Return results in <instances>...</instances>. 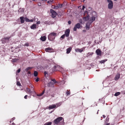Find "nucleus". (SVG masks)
Wrapping results in <instances>:
<instances>
[{"instance_id":"nucleus-1","label":"nucleus","mask_w":125,"mask_h":125,"mask_svg":"<svg viewBox=\"0 0 125 125\" xmlns=\"http://www.w3.org/2000/svg\"><path fill=\"white\" fill-rule=\"evenodd\" d=\"M86 16L83 18V19L84 21H88L86 23V28L87 30H89L90 28V24L94 21L95 19V17L94 16Z\"/></svg>"},{"instance_id":"nucleus-2","label":"nucleus","mask_w":125,"mask_h":125,"mask_svg":"<svg viewBox=\"0 0 125 125\" xmlns=\"http://www.w3.org/2000/svg\"><path fill=\"white\" fill-rule=\"evenodd\" d=\"M56 34V33L54 32L51 33L48 36L49 40L51 41L53 40L55 38Z\"/></svg>"},{"instance_id":"nucleus-3","label":"nucleus","mask_w":125,"mask_h":125,"mask_svg":"<svg viewBox=\"0 0 125 125\" xmlns=\"http://www.w3.org/2000/svg\"><path fill=\"white\" fill-rule=\"evenodd\" d=\"M86 48L87 49H87L88 48H87V47H84L83 48H81V49H79V48H77L75 49V51L76 52H83V51Z\"/></svg>"},{"instance_id":"nucleus-4","label":"nucleus","mask_w":125,"mask_h":125,"mask_svg":"<svg viewBox=\"0 0 125 125\" xmlns=\"http://www.w3.org/2000/svg\"><path fill=\"white\" fill-rule=\"evenodd\" d=\"M107 2L108 3V8L109 9H112L113 7V1L111 0H107Z\"/></svg>"},{"instance_id":"nucleus-5","label":"nucleus","mask_w":125,"mask_h":125,"mask_svg":"<svg viewBox=\"0 0 125 125\" xmlns=\"http://www.w3.org/2000/svg\"><path fill=\"white\" fill-rule=\"evenodd\" d=\"M62 117H58L54 120V124L56 125L58 124L59 123L60 121L62 120Z\"/></svg>"},{"instance_id":"nucleus-6","label":"nucleus","mask_w":125,"mask_h":125,"mask_svg":"<svg viewBox=\"0 0 125 125\" xmlns=\"http://www.w3.org/2000/svg\"><path fill=\"white\" fill-rule=\"evenodd\" d=\"M82 26L81 25L80 23H78L75 24L73 29V30L74 31H76L77 30V29H79L81 28Z\"/></svg>"},{"instance_id":"nucleus-7","label":"nucleus","mask_w":125,"mask_h":125,"mask_svg":"<svg viewBox=\"0 0 125 125\" xmlns=\"http://www.w3.org/2000/svg\"><path fill=\"white\" fill-rule=\"evenodd\" d=\"M92 11V8L90 7H89L87 11H86L83 13V16H84L86 15V14L88 15V16H89V15H90V14H89V13H91Z\"/></svg>"},{"instance_id":"nucleus-8","label":"nucleus","mask_w":125,"mask_h":125,"mask_svg":"<svg viewBox=\"0 0 125 125\" xmlns=\"http://www.w3.org/2000/svg\"><path fill=\"white\" fill-rule=\"evenodd\" d=\"M70 33V30L69 29H66L65 31L64 35L66 37H68L69 36Z\"/></svg>"},{"instance_id":"nucleus-9","label":"nucleus","mask_w":125,"mask_h":125,"mask_svg":"<svg viewBox=\"0 0 125 125\" xmlns=\"http://www.w3.org/2000/svg\"><path fill=\"white\" fill-rule=\"evenodd\" d=\"M9 38L6 37L2 39V42L3 43H4L5 42H8L9 41Z\"/></svg>"},{"instance_id":"nucleus-10","label":"nucleus","mask_w":125,"mask_h":125,"mask_svg":"<svg viewBox=\"0 0 125 125\" xmlns=\"http://www.w3.org/2000/svg\"><path fill=\"white\" fill-rule=\"evenodd\" d=\"M45 51L47 52H53V49L50 48L48 47L45 49Z\"/></svg>"},{"instance_id":"nucleus-11","label":"nucleus","mask_w":125,"mask_h":125,"mask_svg":"<svg viewBox=\"0 0 125 125\" xmlns=\"http://www.w3.org/2000/svg\"><path fill=\"white\" fill-rule=\"evenodd\" d=\"M120 74L119 73H117L116 75L115 78V80L116 81L118 80L120 77Z\"/></svg>"},{"instance_id":"nucleus-12","label":"nucleus","mask_w":125,"mask_h":125,"mask_svg":"<svg viewBox=\"0 0 125 125\" xmlns=\"http://www.w3.org/2000/svg\"><path fill=\"white\" fill-rule=\"evenodd\" d=\"M54 84L52 81H51L48 84V86L49 87H54Z\"/></svg>"},{"instance_id":"nucleus-13","label":"nucleus","mask_w":125,"mask_h":125,"mask_svg":"<svg viewBox=\"0 0 125 125\" xmlns=\"http://www.w3.org/2000/svg\"><path fill=\"white\" fill-rule=\"evenodd\" d=\"M56 107V105L55 104H52L49 105V106L48 108L49 109H53Z\"/></svg>"},{"instance_id":"nucleus-14","label":"nucleus","mask_w":125,"mask_h":125,"mask_svg":"<svg viewBox=\"0 0 125 125\" xmlns=\"http://www.w3.org/2000/svg\"><path fill=\"white\" fill-rule=\"evenodd\" d=\"M95 52L97 55H100L101 54L102 52L99 49H97Z\"/></svg>"},{"instance_id":"nucleus-15","label":"nucleus","mask_w":125,"mask_h":125,"mask_svg":"<svg viewBox=\"0 0 125 125\" xmlns=\"http://www.w3.org/2000/svg\"><path fill=\"white\" fill-rule=\"evenodd\" d=\"M51 12L52 15V16H56L57 14L53 10H51Z\"/></svg>"},{"instance_id":"nucleus-16","label":"nucleus","mask_w":125,"mask_h":125,"mask_svg":"<svg viewBox=\"0 0 125 125\" xmlns=\"http://www.w3.org/2000/svg\"><path fill=\"white\" fill-rule=\"evenodd\" d=\"M26 92L27 93L30 94L32 93V91H31V90L29 88H26Z\"/></svg>"},{"instance_id":"nucleus-17","label":"nucleus","mask_w":125,"mask_h":125,"mask_svg":"<svg viewBox=\"0 0 125 125\" xmlns=\"http://www.w3.org/2000/svg\"><path fill=\"white\" fill-rule=\"evenodd\" d=\"M72 48L71 47H70L67 48L66 49V53L67 54H68L70 52Z\"/></svg>"},{"instance_id":"nucleus-18","label":"nucleus","mask_w":125,"mask_h":125,"mask_svg":"<svg viewBox=\"0 0 125 125\" xmlns=\"http://www.w3.org/2000/svg\"><path fill=\"white\" fill-rule=\"evenodd\" d=\"M30 27L31 29H35L36 28V25L35 24H33Z\"/></svg>"},{"instance_id":"nucleus-19","label":"nucleus","mask_w":125,"mask_h":125,"mask_svg":"<svg viewBox=\"0 0 125 125\" xmlns=\"http://www.w3.org/2000/svg\"><path fill=\"white\" fill-rule=\"evenodd\" d=\"M62 104V102H59L58 103H57L55 104L56 105V107H58L60 106Z\"/></svg>"},{"instance_id":"nucleus-20","label":"nucleus","mask_w":125,"mask_h":125,"mask_svg":"<svg viewBox=\"0 0 125 125\" xmlns=\"http://www.w3.org/2000/svg\"><path fill=\"white\" fill-rule=\"evenodd\" d=\"M41 39L43 41H45L46 39V37L45 36H44L43 37H42L41 38Z\"/></svg>"},{"instance_id":"nucleus-21","label":"nucleus","mask_w":125,"mask_h":125,"mask_svg":"<svg viewBox=\"0 0 125 125\" xmlns=\"http://www.w3.org/2000/svg\"><path fill=\"white\" fill-rule=\"evenodd\" d=\"M21 19V23H22L24 22V17H20Z\"/></svg>"},{"instance_id":"nucleus-22","label":"nucleus","mask_w":125,"mask_h":125,"mask_svg":"<svg viewBox=\"0 0 125 125\" xmlns=\"http://www.w3.org/2000/svg\"><path fill=\"white\" fill-rule=\"evenodd\" d=\"M91 12L92 13V14H90V15H92V16H95L96 15V13L95 11H92Z\"/></svg>"},{"instance_id":"nucleus-23","label":"nucleus","mask_w":125,"mask_h":125,"mask_svg":"<svg viewBox=\"0 0 125 125\" xmlns=\"http://www.w3.org/2000/svg\"><path fill=\"white\" fill-rule=\"evenodd\" d=\"M52 122H48L45 123L44 125H51Z\"/></svg>"},{"instance_id":"nucleus-24","label":"nucleus","mask_w":125,"mask_h":125,"mask_svg":"<svg viewBox=\"0 0 125 125\" xmlns=\"http://www.w3.org/2000/svg\"><path fill=\"white\" fill-rule=\"evenodd\" d=\"M24 9L23 8L20 9L18 10L19 12H23L24 11Z\"/></svg>"},{"instance_id":"nucleus-25","label":"nucleus","mask_w":125,"mask_h":125,"mask_svg":"<svg viewBox=\"0 0 125 125\" xmlns=\"http://www.w3.org/2000/svg\"><path fill=\"white\" fill-rule=\"evenodd\" d=\"M33 74L34 76L36 77L38 75V73L37 71H34V72Z\"/></svg>"},{"instance_id":"nucleus-26","label":"nucleus","mask_w":125,"mask_h":125,"mask_svg":"<svg viewBox=\"0 0 125 125\" xmlns=\"http://www.w3.org/2000/svg\"><path fill=\"white\" fill-rule=\"evenodd\" d=\"M107 61V59L103 60L100 61V63H104Z\"/></svg>"},{"instance_id":"nucleus-27","label":"nucleus","mask_w":125,"mask_h":125,"mask_svg":"<svg viewBox=\"0 0 125 125\" xmlns=\"http://www.w3.org/2000/svg\"><path fill=\"white\" fill-rule=\"evenodd\" d=\"M18 60V59H13L12 60V62H17Z\"/></svg>"},{"instance_id":"nucleus-28","label":"nucleus","mask_w":125,"mask_h":125,"mask_svg":"<svg viewBox=\"0 0 125 125\" xmlns=\"http://www.w3.org/2000/svg\"><path fill=\"white\" fill-rule=\"evenodd\" d=\"M120 92H116V93L115 94V96H118L119 95H120Z\"/></svg>"},{"instance_id":"nucleus-29","label":"nucleus","mask_w":125,"mask_h":125,"mask_svg":"<svg viewBox=\"0 0 125 125\" xmlns=\"http://www.w3.org/2000/svg\"><path fill=\"white\" fill-rule=\"evenodd\" d=\"M44 91L41 94H37V95L38 96H42V95H43L44 94Z\"/></svg>"},{"instance_id":"nucleus-30","label":"nucleus","mask_w":125,"mask_h":125,"mask_svg":"<svg viewBox=\"0 0 125 125\" xmlns=\"http://www.w3.org/2000/svg\"><path fill=\"white\" fill-rule=\"evenodd\" d=\"M63 4H59L58 5V8H60L62 7V6Z\"/></svg>"},{"instance_id":"nucleus-31","label":"nucleus","mask_w":125,"mask_h":125,"mask_svg":"<svg viewBox=\"0 0 125 125\" xmlns=\"http://www.w3.org/2000/svg\"><path fill=\"white\" fill-rule=\"evenodd\" d=\"M24 20L26 21L29 22L30 20L27 18H25Z\"/></svg>"},{"instance_id":"nucleus-32","label":"nucleus","mask_w":125,"mask_h":125,"mask_svg":"<svg viewBox=\"0 0 125 125\" xmlns=\"http://www.w3.org/2000/svg\"><path fill=\"white\" fill-rule=\"evenodd\" d=\"M51 81H52V82H53V83L54 84L57 83L56 81L54 79L52 80Z\"/></svg>"},{"instance_id":"nucleus-33","label":"nucleus","mask_w":125,"mask_h":125,"mask_svg":"<svg viewBox=\"0 0 125 125\" xmlns=\"http://www.w3.org/2000/svg\"><path fill=\"white\" fill-rule=\"evenodd\" d=\"M53 1V0H50L48 1L47 2L48 3H51Z\"/></svg>"},{"instance_id":"nucleus-34","label":"nucleus","mask_w":125,"mask_h":125,"mask_svg":"<svg viewBox=\"0 0 125 125\" xmlns=\"http://www.w3.org/2000/svg\"><path fill=\"white\" fill-rule=\"evenodd\" d=\"M17 85H18V86H20L21 85V84L20 83V82H18L17 83Z\"/></svg>"},{"instance_id":"nucleus-35","label":"nucleus","mask_w":125,"mask_h":125,"mask_svg":"<svg viewBox=\"0 0 125 125\" xmlns=\"http://www.w3.org/2000/svg\"><path fill=\"white\" fill-rule=\"evenodd\" d=\"M70 94V93L67 90V91L66 92V94H67V95Z\"/></svg>"},{"instance_id":"nucleus-36","label":"nucleus","mask_w":125,"mask_h":125,"mask_svg":"<svg viewBox=\"0 0 125 125\" xmlns=\"http://www.w3.org/2000/svg\"><path fill=\"white\" fill-rule=\"evenodd\" d=\"M30 67H29L27 68L26 69V71H27L28 70H29L30 69Z\"/></svg>"},{"instance_id":"nucleus-37","label":"nucleus","mask_w":125,"mask_h":125,"mask_svg":"<svg viewBox=\"0 0 125 125\" xmlns=\"http://www.w3.org/2000/svg\"><path fill=\"white\" fill-rule=\"evenodd\" d=\"M90 52H89L88 53L86 54V57H88L90 55Z\"/></svg>"},{"instance_id":"nucleus-38","label":"nucleus","mask_w":125,"mask_h":125,"mask_svg":"<svg viewBox=\"0 0 125 125\" xmlns=\"http://www.w3.org/2000/svg\"><path fill=\"white\" fill-rule=\"evenodd\" d=\"M65 36L64 35V34H63V35H62L61 37V38H62L63 39L64 38Z\"/></svg>"},{"instance_id":"nucleus-39","label":"nucleus","mask_w":125,"mask_h":125,"mask_svg":"<svg viewBox=\"0 0 125 125\" xmlns=\"http://www.w3.org/2000/svg\"><path fill=\"white\" fill-rule=\"evenodd\" d=\"M55 9H56L58 8V6H55L54 7V8Z\"/></svg>"},{"instance_id":"nucleus-40","label":"nucleus","mask_w":125,"mask_h":125,"mask_svg":"<svg viewBox=\"0 0 125 125\" xmlns=\"http://www.w3.org/2000/svg\"><path fill=\"white\" fill-rule=\"evenodd\" d=\"M85 8V6H84L83 5V6L82 8V10H84V9Z\"/></svg>"},{"instance_id":"nucleus-41","label":"nucleus","mask_w":125,"mask_h":125,"mask_svg":"<svg viewBox=\"0 0 125 125\" xmlns=\"http://www.w3.org/2000/svg\"><path fill=\"white\" fill-rule=\"evenodd\" d=\"M82 21H83L82 19H81L79 20V22H80V23H82Z\"/></svg>"},{"instance_id":"nucleus-42","label":"nucleus","mask_w":125,"mask_h":125,"mask_svg":"<svg viewBox=\"0 0 125 125\" xmlns=\"http://www.w3.org/2000/svg\"><path fill=\"white\" fill-rule=\"evenodd\" d=\"M20 71H21V69H19L17 70L16 72L18 73H19L20 72Z\"/></svg>"},{"instance_id":"nucleus-43","label":"nucleus","mask_w":125,"mask_h":125,"mask_svg":"<svg viewBox=\"0 0 125 125\" xmlns=\"http://www.w3.org/2000/svg\"><path fill=\"white\" fill-rule=\"evenodd\" d=\"M24 45L27 46H29V44L28 43H27L25 44Z\"/></svg>"},{"instance_id":"nucleus-44","label":"nucleus","mask_w":125,"mask_h":125,"mask_svg":"<svg viewBox=\"0 0 125 125\" xmlns=\"http://www.w3.org/2000/svg\"><path fill=\"white\" fill-rule=\"evenodd\" d=\"M39 81V78H36V79L35 80V81L37 82L38 81Z\"/></svg>"},{"instance_id":"nucleus-45","label":"nucleus","mask_w":125,"mask_h":125,"mask_svg":"<svg viewBox=\"0 0 125 125\" xmlns=\"http://www.w3.org/2000/svg\"><path fill=\"white\" fill-rule=\"evenodd\" d=\"M40 21H38L37 22V24H40Z\"/></svg>"},{"instance_id":"nucleus-46","label":"nucleus","mask_w":125,"mask_h":125,"mask_svg":"<svg viewBox=\"0 0 125 125\" xmlns=\"http://www.w3.org/2000/svg\"><path fill=\"white\" fill-rule=\"evenodd\" d=\"M27 96L28 95H25L24 97V98L25 99H27Z\"/></svg>"},{"instance_id":"nucleus-47","label":"nucleus","mask_w":125,"mask_h":125,"mask_svg":"<svg viewBox=\"0 0 125 125\" xmlns=\"http://www.w3.org/2000/svg\"><path fill=\"white\" fill-rule=\"evenodd\" d=\"M71 22L70 21H68V23L69 24H71Z\"/></svg>"},{"instance_id":"nucleus-48","label":"nucleus","mask_w":125,"mask_h":125,"mask_svg":"<svg viewBox=\"0 0 125 125\" xmlns=\"http://www.w3.org/2000/svg\"><path fill=\"white\" fill-rule=\"evenodd\" d=\"M33 21V20H30L29 22H32Z\"/></svg>"},{"instance_id":"nucleus-49","label":"nucleus","mask_w":125,"mask_h":125,"mask_svg":"<svg viewBox=\"0 0 125 125\" xmlns=\"http://www.w3.org/2000/svg\"><path fill=\"white\" fill-rule=\"evenodd\" d=\"M30 86L31 88H32L33 87V85H31V86Z\"/></svg>"},{"instance_id":"nucleus-50","label":"nucleus","mask_w":125,"mask_h":125,"mask_svg":"<svg viewBox=\"0 0 125 125\" xmlns=\"http://www.w3.org/2000/svg\"><path fill=\"white\" fill-rule=\"evenodd\" d=\"M44 73L45 74H46L47 73V72L46 71H45L44 72Z\"/></svg>"},{"instance_id":"nucleus-51","label":"nucleus","mask_w":125,"mask_h":125,"mask_svg":"<svg viewBox=\"0 0 125 125\" xmlns=\"http://www.w3.org/2000/svg\"><path fill=\"white\" fill-rule=\"evenodd\" d=\"M15 119V118L14 117L12 118V120H14Z\"/></svg>"},{"instance_id":"nucleus-52","label":"nucleus","mask_w":125,"mask_h":125,"mask_svg":"<svg viewBox=\"0 0 125 125\" xmlns=\"http://www.w3.org/2000/svg\"><path fill=\"white\" fill-rule=\"evenodd\" d=\"M52 17L53 18H56V16H52Z\"/></svg>"},{"instance_id":"nucleus-53","label":"nucleus","mask_w":125,"mask_h":125,"mask_svg":"<svg viewBox=\"0 0 125 125\" xmlns=\"http://www.w3.org/2000/svg\"><path fill=\"white\" fill-rule=\"evenodd\" d=\"M93 53L92 52L90 53V55H92Z\"/></svg>"},{"instance_id":"nucleus-54","label":"nucleus","mask_w":125,"mask_h":125,"mask_svg":"<svg viewBox=\"0 0 125 125\" xmlns=\"http://www.w3.org/2000/svg\"><path fill=\"white\" fill-rule=\"evenodd\" d=\"M28 73V74H31V72H30V71H29Z\"/></svg>"},{"instance_id":"nucleus-55","label":"nucleus","mask_w":125,"mask_h":125,"mask_svg":"<svg viewBox=\"0 0 125 125\" xmlns=\"http://www.w3.org/2000/svg\"><path fill=\"white\" fill-rule=\"evenodd\" d=\"M103 118H104L105 117V116L104 115H103Z\"/></svg>"},{"instance_id":"nucleus-56","label":"nucleus","mask_w":125,"mask_h":125,"mask_svg":"<svg viewBox=\"0 0 125 125\" xmlns=\"http://www.w3.org/2000/svg\"><path fill=\"white\" fill-rule=\"evenodd\" d=\"M83 31L84 32H86V31L85 30H83Z\"/></svg>"},{"instance_id":"nucleus-57","label":"nucleus","mask_w":125,"mask_h":125,"mask_svg":"<svg viewBox=\"0 0 125 125\" xmlns=\"http://www.w3.org/2000/svg\"><path fill=\"white\" fill-rule=\"evenodd\" d=\"M15 124L14 123H12V125H14Z\"/></svg>"},{"instance_id":"nucleus-58","label":"nucleus","mask_w":125,"mask_h":125,"mask_svg":"<svg viewBox=\"0 0 125 125\" xmlns=\"http://www.w3.org/2000/svg\"><path fill=\"white\" fill-rule=\"evenodd\" d=\"M109 125V123H108V124H107L105 125Z\"/></svg>"},{"instance_id":"nucleus-59","label":"nucleus","mask_w":125,"mask_h":125,"mask_svg":"<svg viewBox=\"0 0 125 125\" xmlns=\"http://www.w3.org/2000/svg\"><path fill=\"white\" fill-rule=\"evenodd\" d=\"M124 94H125V91H124Z\"/></svg>"},{"instance_id":"nucleus-60","label":"nucleus","mask_w":125,"mask_h":125,"mask_svg":"<svg viewBox=\"0 0 125 125\" xmlns=\"http://www.w3.org/2000/svg\"><path fill=\"white\" fill-rule=\"evenodd\" d=\"M38 5L39 6H40V4H38Z\"/></svg>"},{"instance_id":"nucleus-61","label":"nucleus","mask_w":125,"mask_h":125,"mask_svg":"<svg viewBox=\"0 0 125 125\" xmlns=\"http://www.w3.org/2000/svg\"><path fill=\"white\" fill-rule=\"evenodd\" d=\"M107 119H108V118H106V120H107Z\"/></svg>"},{"instance_id":"nucleus-62","label":"nucleus","mask_w":125,"mask_h":125,"mask_svg":"<svg viewBox=\"0 0 125 125\" xmlns=\"http://www.w3.org/2000/svg\"><path fill=\"white\" fill-rule=\"evenodd\" d=\"M80 7V6H79V7H78V8H79V7Z\"/></svg>"},{"instance_id":"nucleus-63","label":"nucleus","mask_w":125,"mask_h":125,"mask_svg":"<svg viewBox=\"0 0 125 125\" xmlns=\"http://www.w3.org/2000/svg\"><path fill=\"white\" fill-rule=\"evenodd\" d=\"M52 96L53 97H54V96H53V95Z\"/></svg>"},{"instance_id":"nucleus-64","label":"nucleus","mask_w":125,"mask_h":125,"mask_svg":"<svg viewBox=\"0 0 125 125\" xmlns=\"http://www.w3.org/2000/svg\"><path fill=\"white\" fill-rule=\"evenodd\" d=\"M11 121H10V123H11Z\"/></svg>"}]
</instances>
